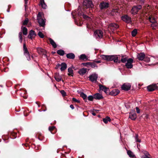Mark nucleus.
<instances>
[{
    "label": "nucleus",
    "instance_id": "1a4fd4ad",
    "mask_svg": "<svg viewBox=\"0 0 158 158\" xmlns=\"http://www.w3.org/2000/svg\"><path fill=\"white\" fill-rule=\"evenodd\" d=\"M121 19L123 21L127 23H131V18L127 15H126L122 16Z\"/></svg>",
    "mask_w": 158,
    "mask_h": 158
},
{
    "label": "nucleus",
    "instance_id": "c85d7f7f",
    "mask_svg": "<svg viewBox=\"0 0 158 158\" xmlns=\"http://www.w3.org/2000/svg\"><path fill=\"white\" fill-rule=\"evenodd\" d=\"M55 78L56 81L59 82L61 80V77L59 74H56L55 76Z\"/></svg>",
    "mask_w": 158,
    "mask_h": 158
},
{
    "label": "nucleus",
    "instance_id": "603ef678",
    "mask_svg": "<svg viewBox=\"0 0 158 158\" xmlns=\"http://www.w3.org/2000/svg\"><path fill=\"white\" fill-rule=\"evenodd\" d=\"M61 65V64H57L56 65L55 69H58L60 67H61V65Z\"/></svg>",
    "mask_w": 158,
    "mask_h": 158
},
{
    "label": "nucleus",
    "instance_id": "a18cd8bd",
    "mask_svg": "<svg viewBox=\"0 0 158 158\" xmlns=\"http://www.w3.org/2000/svg\"><path fill=\"white\" fill-rule=\"evenodd\" d=\"M142 152L145 155L144 156H150V154L149 153L146 151H143Z\"/></svg>",
    "mask_w": 158,
    "mask_h": 158
},
{
    "label": "nucleus",
    "instance_id": "7c9ffc66",
    "mask_svg": "<svg viewBox=\"0 0 158 158\" xmlns=\"http://www.w3.org/2000/svg\"><path fill=\"white\" fill-rule=\"evenodd\" d=\"M21 29L23 34L25 35H27V28L25 27H23V26H22Z\"/></svg>",
    "mask_w": 158,
    "mask_h": 158
},
{
    "label": "nucleus",
    "instance_id": "f03ea898",
    "mask_svg": "<svg viewBox=\"0 0 158 158\" xmlns=\"http://www.w3.org/2000/svg\"><path fill=\"white\" fill-rule=\"evenodd\" d=\"M103 34V32L100 30H96L94 33V37L96 39H99L102 38Z\"/></svg>",
    "mask_w": 158,
    "mask_h": 158
},
{
    "label": "nucleus",
    "instance_id": "c03bdc74",
    "mask_svg": "<svg viewBox=\"0 0 158 158\" xmlns=\"http://www.w3.org/2000/svg\"><path fill=\"white\" fill-rule=\"evenodd\" d=\"M49 130L51 132V133H52V131L54 130H55L56 131L55 129V127L54 126H52V127H49Z\"/></svg>",
    "mask_w": 158,
    "mask_h": 158
},
{
    "label": "nucleus",
    "instance_id": "0e129e2a",
    "mask_svg": "<svg viewBox=\"0 0 158 158\" xmlns=\"http://www.w3.org/2000/svg\"><path fill=\"white\" fill-rule=\"evenodd\" d=\"M38 106L39 107H40V106L39 105H38Z\"/></svg>",
    "mask_w": 158,
    "mask_h": 158
},
{
    "label": "nucleus",
    "instance_id": "58836bf2",
    "mask_svg": "<svg viewBox=\"0 0 158 158\" xmlns=\"http://www.w3.org/2000/svg\"><path fill=\"white\" fill-rule=\"evenodd\" d=\"M137 33V30L136 29H134L131 32L132 36H135Z\"/></svg>",
    "mask_w": 158,
    "mask_h": 158
},
{
    "label": "nucleus",
    "instance_id": "6e6552de",
    "mask_svg": "<svg viewBox=\"0 0 158 158\" xmlns=\"http://www.w3.org/2000/svg\"><path fill=\"white\" fill-rule=\"evenodd\" d=\"M133 60L131 58L128 59L125 66L127 69H131L133 67L132 63L133 62Z\"/></svg>",
    "mask_w": 158,
    "mask_h": 158
},
{
    "label": "nucleus",
    "instance_id": "e433bc0d",
    "mask_svg": "<svg viewBox=\"0 0 158 158\" xmlns=\"http://www.w3.org/2000/svg\"><path fill=\"white\" fill-rule=\"evenodd\" d=\"M128 59V58L127 57L122 56L121 60V61L123 63H125L127 61Z\"/></svg>",
    "mask_w": 158,
    "mask_h": 158
},
{
    "label": "nucleus",
    "instance_id": "09e8293b",
    "mask_svg": "<svg viewBox=\"0 0 158 158\" xmlns=\"http://www.w3.org/2000/svg\"><path fill=\"white\" fill-rule=\"evenodd\" d=\"M72 100L73 102H77V103H80V101L78 99H76L75 98H72Z\"/></svg>",
    "mask_w": 158,
    "mask_h": 158
},
{
    "label": "nucleus",
    "instance_id": "c756f323",
    "mask_svg": "<svg viewBox=\"0 0 158 158\" xmlns=\"http://www.w3.org/2000/svg\"><path fill=\"white\" fill-rule=\"evenodd\" d=\"M78 15L79 16L82 15L84 18L85 19H90V18L86 15H84L82 12H78Z\"/></svg>",
    "mask_w": 158,
    "mask_h": 158
},
{
    "label": "nucleus",
    "instance_id": "412c9836",
    "mask_svg": "<svg viewBox=\"0 0 158 158\" xmlns=\"http://www.w3.org/2000/svg\"><path fill=\"white\" fill-rule=\"evenodd\" d=\"M94 96V98L96 99L100 100L103 98L102 95L98 93L95 94Z\"/></svg>",
    "mask_w": 158,
    "mask_h": 158
},
{
    "label": "nucleus",
    "instance_id": "ea45409f",
    "mask_svg": "<svg viewBox=\"0 0 158 158\" xmlns=\"http://www.w3.org/2000/svg\"><path fill=\"white\" fill-rule=\"evenodd\" d=\"M19 41L20 43H22L23 40V38L22 36V33L21 32H19Z\"/></svg>",
    "mask_w": 158,
    "mask_h": 158
},
{
    "label": "nucleus",
    "instance_id": "4c0bfd02",
    "mask_svg": "<svg viewBox=\"0 0 158 158\" xmlns=\"http://www.w3.org/2000/svg\"><path fill=\"white\" fill-rule=\"evenodd\" d=\"M57 53L60 56H63L64 54V52L63 50L60 49L58 50L57 52Z\"/></svg>",
    "mask_w": 158,
    "mask_h": 158
},
{
    "label": "nucleus",
    "instance_id": "20e7f679",
    "mask_svg": "<svg viewBox=\"0 0 158 158\" xmlns=\"http://www.w3.org/2000/svg\"><path fill=\"white\" fill-rule=\"evenodd\" d=\"M83 5L87 8H92L93 6L91 0H84L83 1Z\"/></svg>",
    "mask_w": 158,
    "mask_h": 158
},
{
    "label": "nucleus",
    "instance_id": "423d86ee",
    "mask_svg": "<svg viewBox=\"0 0 158 158\" xmlns=\"http://www.w3.org/2000/svg\"><path fill=\"white\" fill-rule=\"evenodd\" d=\"M98 77V74L94 73L90 75L89 77V80L93 83H95L97 81Z\"/></svg>",
    "mask_w": 158,
    "mask_h": 158
},
{
    "label": "nucleus",
    "instance_id": "6e6d98bb",
    "mask_svg": "<svg viewBox=\"0 0 158 158\" xmlns=\"http://www.w3.org/2000/svg\"><path fill=\"white\" fill-rule=\"evenodd\" d=\"M25 1V6L26 7L27 5L28 0H24Z\"/></svg>",
    "mask_w": 158,
    "mask_h": 158
},
{
    "label": "nucleus",
    "instance_id": "2f4dec72",
    "mask_svg": "<svg viewBox=\"0 0 158 158\" xmlns=\"http://www.w3.org/2000/svg\"><path fill=\"white\" fill-rule=\"evenodd\" d=\"M68 72H69L68 73V75L69 76H73V71L71 68H69L68 69Z\"/></svg>",
    "mask_w": 158,
    "mask_h": 158
},
{
    "label": "nucleus",
    "instance_id": "6ab92c4d",
    "mask_svg": "<svg viewBox=\"0 0 158 158\" xmlns=\"http://www.w3.org/2000/svg\"><path fill=\"white\" fill-rule=\"evenodd\" d=\"M129 118L132 120H135L136 118V115L135 112H131L129 114Z\"/></svg>",
    "mask_w": 158,
    "mask_h": 158
},
{
    "label": "nucleus",
    "instance_id": "c9c22d12",
    "mask_svg": "<svg viewBox=\"0 0 158 158\" xmlns=\"http://www.w3.org/2000/svg\"><path fill=\"white\" fill-rule=\"evenodd\" d=\"M151 27L154 29L158 28V23L156 21V22L153 23L151 24Z\"/></svg>",
    "mask_w": 158,
    "mask_h": 158
},
{
    "label": "nucleus",
    "instance_id": "f3484780",
    "mask_svg": "<svg viewBox=\"0 0 158 158\" xmlns=\"http://www.w3.org/2000/svg\"><path fill=\"white\" fill-rule=\"evenodd\" d=\"M83 64L85 65H86L87 64L88 65L90 66L92 68H97L98 67V66L95 64L94 62H88L87 63H83Z\"/></svg>",
    "mask_w": 158,
    "mask_h": 158
},
{
    "label": "nucleus",
    "instance_id": "7ed1b4c3",
    "mask_svg": "<svg viewBox=\"0 0 158 158\" xmlns=\"http://www.w3.org/2000/svg\"><path fill=\"white\" fill-rule=\"evenodd\" d=\"M42 13L39 12L37 16V19L38 23L40 26L44 27L45 25V21L42 18Z\"/></svg>",
    "mask_w": 158,
    "mask_h": 158
},
{
    "label": "nucleus",
    "instance_id": "4468645a",
    "mask_svg": "<svg viewBox=\"0 0 158 158\" xmlns=\"http://www.w3.org/2000/svg\"><path fill=\"white\" fill-rule=\"evenodd\" d=\"M99 86L101 90L104 91V92L106 94L108 93V92L109 90V89L108 88H106L105 86L101 84L99 85Z\"/></svg>",
    "mask_w": 158,
    "mask_h": 158
},
{
    "label": "nucleus",
    "instance_id": "864d4df0",
    "mask_svg": "<svg viewBox=\"0 0 158 158\" xmlns=\"http://www.w3.org/2000/svg\"><path fill=\"white\" fill-rule=\"evenodd\" d=\"M136 112L137 113H140V110L139 109V108L138 107H136Z\"/></svg>",
    "mask_w": 158,
    "mask_h": 158
},
{
    "label": "nucleus",
    "instance_id": "f257e3e1",
    "mask_svg": "<svg viewBox=\"0 0 158 158\" xmlns=\"http://www.w3.org/2000/svg\"><path fill=\"white\" fill-rule=\"evenodd\" d=\"M100 57L103 60L108 61L113 60L114 62H117L118 60V57L116 56L102 55Z\"/></svg>",
    "mask_w": 158,
    "mask_h": 158
},
{
    "label": "nucleus",
    "instance_id": "8fccbe9b",
    "mask_svg": "<svg viewBox=\"0 0 158 158\" xmlns=\"http://www.w3.org/2000/svg\"><path fill=\"white\" fill-rule=\"evenodd\" d=\"M25 56L26 57L27 60H30V56L29 53L28 54H28H26L25 55Z\"/></svg>",
    "mask_w": 158,
    "mask_h": 158
},
{
    "label": "nucleus",
    "instance_id": "3c124183",
    "mask_svg": "<svg viewBox=\"0 0 158 158\" xmlns=\"http://www.w3.org/2000/svg\"><path fill=\"white\" fill-rule=\"evenodd\" d=\"M145 61L147 62H149L150 61V59L149 57H146L145 59Z\"/></svg>",
    "mask_w": 158,
    "mask_h": 158
},
{
    "label": "nucleus",
    "instance_id": "e2e57ef3",
    "mask_svg": "<svg viewBox=\"0 0 158 158\" xmlns=\"http://www.w3.org/2000/svg\"><path fill=\"white\" fill-rule=\"evenodd\" d=\"M7 12H9V10H7Z\"/></svg>",
    "mask_w": 158,
    "mask_h": 158
},
{
    "label": "nucleus",
    "instance_id": "cd10ccee",
    "mask_svg": "<svg viewBox=\"0 0 158 158\" xmlns=\"http://www.w3.org/2000/svg\"><path fill=\"white\" fill-rule=\"evenodd\" d=\"M49 40L50 44L52 45L53 47L54 48H56V45L54 40L50 38L49 39Z\"/></svg>",
    "mask_w": 158,
    "mask_h": 158
},
{
    "label": "nucleus",
    "instance_id": "393cba45",
    "mask_svg": "<svg viewBox=\"0 0 158 158\" xmlns=\"http://www.w3.org/2000/svg\"><path fill=\"white\" fill-rule=\"evenodd\" d=\"M66 56L67 58L70 59H74L75 57L74 54L73 53L67 54Z\"/></svg>",
    "mask_w": 158,
    "mask_h": 158
},
{
    "label": "nucleus",
    "instance_id": "49530a36",
    "mask_svg": "<svg viewBox=\"0 0 158 158\" xmlns=\"http://www.w3.org/2000/svg\"><path fill=\"white\" fill-rule=\"evenodd\" d=\"M28 19L27 18H26L23 22V25H26L28 23Z\"/></svg>",
    "mask_w": 158,
    "mask_h": 158
},
{
    "label": "nucleus",
    "instance_id": "9b49d317",
    "mask_svg": "<svg viewBox=\"0 0 158 158\" xmlns=\"http://www.w3.org/2000/svg\"><path fill=\"white\" fill-rule=\"evenodd\" d=\"M37 51L39 54L44 55L45 57H47V52L44 49L41 48H37Z\"/></svg>",
    "mask_w": 158,
    "mask_h": 158
},
{
    "label": "nucleus",
    "instance_id": "f704fd0d",
    "mask_svg": "<svg viewBox=\"0 0 158 158\" xmlns=\"http://www.w3.org/2000/svg\"><path fill=\"white\" fill-rule=\"evenodd\" d=\"M80 96L81 97L85 102L87 101V95L83 92H81L80 93Z\"/></svg>",
    "mask_w": 158,
    "mask_h": 158
},
{
    "label": "nucleus",
    "instance_id": "9d476101",
    "mask_svg": "<svg viewBox=\"0 0 158 158\" xmlns=\"http://www.w3.org/2000/svg\"><path fill=\"white\" fill-rule=\"evenodd\" d=\"M109 4L108 2H102L99 5V7L101 10L106 9L109 7Z\"/></svg>",
    "mask_w": 158,
    "mask_h": 158
},
{
    "label": "nucleus",
    "instance_id": "13d9d810",
    "mask_svg": "<svg viewBox=\"0 0 158 158\" xmlns=\"http://www.w3.org/2000/svg\"><path fill=\"white\" fill-rule=\"evenodd\" d=\"M94 62L95 63H101V61L100 60H96Z\"/></svg>",
    "mask_w": 158,
    "mask_h": 158
},
{
    "label": "nucleus",
    "instance_id": "4be33fe9",
    "mask_svg": "<svg viewBox=\"0 0 158 158\" xmlns=\"http://www.w3.org/2000/svg\"><path fill=\"white\" fill-rule=\"evenodd\" d=\"M86 69L84 68H83L80 69L78 72L80 75H83L86 73Z\"/></svg>",
    "mask_w": 158,
    "mask_h": 158
},
{
    "label": "nucleus",
    "instance_id": "de8ad7c7",
    "mask_svg": "<svg viewBox=\"0 0 158 158\" xmlns=\"http://www.w3.org/2000/svg\"><path fill=\"white\" fill-rule=\"evenodd\" d=\"M60 93H61L62 95L63 96H64L66 95V93L64 90H62L60 91Z\"/></svg>",
    "mask_w": 158,
    "mask_h": 158
},
{
    "label": "nucleus",
    "instance_id": "a211bd4d",
    "mask_svg": "<svg viewBox=\"0 0 158 158\" xmlns=\"http://www.w3.org/2000/svg\"><path fill=\"white\" fill-rule=\"evenodd\" d=\"M79 58L80 60H82L84 61L89 60V57L85 55V54H82L79 56Z\"/></svg>",
    "mask_w": 158,
    "mask_h": 158
},
{
    "label": "nucleus",
    "instance_id": "f8f14e48",
    "mask_svg": "<svg viewBox=\"0 0 158 158\" xmlns=\"http://www.w3.org/2000/svg\"><path fill=\"white\" fill-rule=\"evenodd\" d=\"M131 87V85L129 84H124L122 85L121 88L122 89L127 91L130 89Z\"/></svg>",
    "mask_w": 158,
    "mask_h": 158
},
{
    "label": "nucleus",
    "instance_id": "72a5a7b5",
    "mask_svg": "<svg viewBox=\"0 0 158 158\" xmlns=\"http://www.w3.org/2000/svg\"><path fill=\"white\" fill-rule=\"evenodd\" d=\"M128 155H129V157H131L132 158H136L135 155H134L133 153L131 151H128L127 152Z\"/></svg>",
    "mask_w": 158,
    "mask_h": 158
},
{
    "label": "nucleus",
    "instance_id": "a19ab883",
    "mask_svg": "<svg viewBox=\"0 0 158 158\" xmlns=\"http://www.w3.org/2000/svg\"><path fill=\"white\" fill-rule=\"evenodd\" d=\"M138 135L137 134H135V141L136 142H141L140 139H139L138 138Z\"/></svg>",
    "mask_w": 158,
    "mask_h": 158
},
{
    "label": "nucleus",
    "instance_id": "dca6fc26",
    "mask_svg": "<svg viewBox=\"0 0 158 158\" xmlns=\"http://www.w3.org/2000/svg\"><path fill=\"white\" fill-rule=\"evenodd\" d=\"M36 35L35 32L32 30H31L29 32V35H28V38L32 39L34 38Z\"/></svg>",
    "mask_w": 158,
    "mask_h": 158
},
{
    "label": "nucleus",
    "instance_id": "aec40b11",
    "mask_svg": "<svg viewBox=\"0 0 158 158\" xmlns=\"http://www.w3.org/2000/svg\"><path fill=\"white\" fill-rule=\"evenodd\" d=\"M119 93V91L118 89H115L112 90L110 93V94L112 96H116Z\"/></svg>",
    "mask_w": 158,
    "mask_h": 158
},
{
    "label": "nucleus",
    "instance_id": "39448f33",
    "mask_svg": "<svg viewBox=\"0 0 158 158\" xmlns=\"http://www.w3.org/2000/svg\"><path fill=\"white\" fill-rule=\"evenodd\" d=\"M118 25L117 24L114 23H112L109 25L108 30L109 31H110L113 32L115 30L118 28Z\"/></svg>",
    "mask_w": 158,
    "mask_h": 158
},
{
    "label": "nucleus",
    "instance_id": "680f3d73",
    "mask_svg": "<svg viewBox=\"0 0 158 158\" xmlns=\"http://www.w3.org/2000/svg\"><path fill=\"white\" fill-rule=\"evenodd\" d=\"M24 98H27L26 97H24Z\"/></svg>",
    "mask_w": 158,
    "mask_h": 158
},
{
    "label": "nucleus",
    "instance_id": "473e14b6",
    "mask_svg": "<svg viewBox=\"0 0 158 158\" xmlns=\"http://www.w3.org/2000/svg\"><path fill=\"white\" fill-rule=\"evenodd\" d=\"M111 121L110 118L108 116H106L105 118H103V121L105 123H107L108 122H110Z\"/></svg>",
    "mask_w": 158,
    "mask_h": 158
},
{
    "label": "nucleus",
    "instance_id": "2eb2a0df",
    "mask_svg": "<svg viewBox=\"0 0 158 158\" xmlns=\"http://www.w3.org/2000/svg\"><path fill=\"white\" fill-rule=\"evenodd\" d=\"M157 86L156 84H153L148 86L147 87V89L149 91H152L156 89Z\"/></svg>",
    "mask_w": 158,
    "mask_h": 158
},
{
    "label": "nucleus",
    "instance_id": "052dcab7",
    "mask_svg": "<svg viewBox=\"0 0 158 158\" xmlns=\"http://www.w3.org/2000/svg\"><path fill=\"white\" fill-rule=\"evenodd\" d=\"M92 114L94 116H95L96 115V113H94V112H92Z\"/></svg>",
    "mask_w": 158,
    "mask_h": 158
},
{
    "label": "nucleus",
    "instance_id": "0eeeda50",
    "mask_svg": "<svg viewBox=\"0 0 158 158\" xmlns=\"http://www.w3.org/2000/svg\"><path fill=\"white\" fill-rule=\"evenodd\" d=\"M142 8L141 5H139L137 6H134L131 9V13L132 14L135 15L137 13L138 11L140 10Z\"/></svg>",
    "mask_w": 158,
    "mask_h": 158
},
{
    "label": "nucleus",
    "instance_id": "5fc2aeb1",
    "mask_svg": "<svg viewBox=\"0 0 158 158\" xmlns=\"http://www.w3.org/2000/svg\"><path fill=\"white\" fill-rule=\"evenodd\" d=\"M144 2V0H141L140 1V3L141 4L143 5Z\"/></svg>",
    "mask_w": 158,
    "mask_h": 158
},
{
    "label": "nucleus",
    "instance_id": "bb28decb",
    "mask_svg": "<svg viewBox=\"0 0 158 158\" xmlns=\"http://www.w3.org/2000/svg\"><path fill=\"white\" fill-rule=\"evenodd\" d=\"M23 50L24 51V54L25 55L29 53L27 49L26 46L25 44H24L23 45Z\"/></svg>",
    "mask_w": 158,
    "mask_h": 158
},
{
    "label": "nucleus",
    "instance_id": "5701e85b",
    "mask_svg": "<svg viewBox=\"0 0 158 158\" xmlns=\"http://www.w3.org/2000/svg\"><path fill=\"white\" fill-rule=\"evenodd\" d=\"M60 70L62 71L65 70L67 68V64L65 63H62L61 64Z\"/></svg>",
    "mask_w": 158,
    "mask_h": 158
},
{
    "label": "nucleus",
    "instance_id": "bf43d9fd",
    "mask_svg": "<svg viewBox=\"0 0 158 158\" xmlns=\"http://www.w3.org/2000/svg\"><path fill=\"white\" fill-rule=\"evenodd\" d=\"M4 70L5 72H7L8 71V69L7 68H4Z\"/></svg>",
    "mask_w": 158,
    "mask_h": 158
},
{
    "label": "nucleus",
    "instance_id": "b1692460",
    "mask_svg": "<svg viewBox=\"0 0 158 158\" xmlns=\"http://www.w3.org/2000/svg\"><path fill=\"white\" fill-rule=\"evenodd\" d=\"M148 19L150 22L152 23H153L156 22V21L155 17L152 15H150Z\"/></svg>",
    "mask_w": 158,
    "mask_h": 158
},
{
    "label": "nucleus",
    "instance_id": "a878e982",
    "mask_svg": "<svg viewBox=\"0 0 158 158\" xmlns=\"http://www.w3.org/2000/svg\"><path fill=\"white\" fill-rule=\"evenodd\" d=\"M40 4L43 8L44 9L46 8L47 5L44 2V0H40Z\"/></svg>",
    "mask_w": 158,
    "mask_h": 158
},
{
    "label": "nucleus",
    "instance_id": "ddd939ff",
    "mask_svg": "<svg viewBox=\"0 0 158 158\" xmlns=\"http://www.w3.org/2000/svg\"><path fill=\"white\" fill-rule=\"evenodd\" d=\"M145 56V54L143 52L138 53L137 55V58L140 60H143L144 59Z\"/></svg>",
    "mask_w": 158,
    "mask_h": 158
},
{
    "label": "nucleus",
    "instance_id": "37998d69",
    "mask_svg": "<svg viewBox=\"0 0 158 158\" xmlns=\"http://www.w3.org/2000/svg\"><path fill=\"white\" fill-rule=\"evenodd\" d=\"M38 35L41 38H43L44 37V35L41 31L39 32Z\"/></svg>",
    "mask_w": 158,
    "mask_h": 158
},
{
    "label": "nucleus",
    "instance_id": "4d7b16f0",
    "mask_svg": "<svg viewBox=\"0 0 158 158\" xmlns=\"http://www.w3.org/2000/svg\"><path fill=\"white\" fill-rule=\"evenodd\" d=\"M70 107L72 109H74V107L73 106V105H71L70 106Z\"/></svg>",
    "mask_w": 158,
    "mask_h": 158
},
{
    "label": "nucleus",
    "instance_id": "79ce46f5",
    "mask_svg": "<svg viewBox=\"0 0 158 158\" xmlns=\"http://www.w3.org/2000/svg\"><path fill=\"white\" fill-rule=\"evenodd\" d=\"M94 98V96H93L92 95H89L88 97V99L90 101H93Z\"/></svg>",
    "mask_w": 158,
    "mask_h": 158
}]
</instances>
